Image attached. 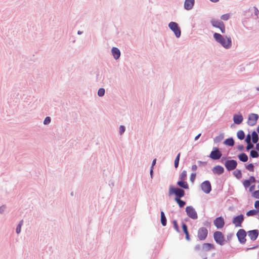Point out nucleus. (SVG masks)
Segmentation results:
<instances>
[{"instance_id":"f257e3e1","label":"nucleus","mask_w":259,"mask_h":259,"mask_svg":"<svg viewBox=\"0 0 259 259\" xmlns=\"http://www.w3.org/2000/svg\"><path fill=\"white\" fill-rule=\"evenodd\" d=\"M214 40L226 49H229L232 45L230 36H224L219 33L215 32L213 35Z\"/></svg>"},{"instance_id":"f03ea898","label":"nucleus","mask_w":259,"mask_h":259,"mask_svg":"<svg viewBox=\"0 0 259 259\" xmlns=\"http://www.w3.org/2000/svg\"><path fill=\"white\" fill-rule=\"evenodd\" d=\"M172 194L175 195V198L181 199L185 196V192L183 189L170 186L169 188V195H171Z\"/></svg>"},{"instance_id":"7ed1b4c3","label":"nucleus","mask_w":259,"mask_h":259,"mask_svg":"<svg viewBox=\"0 0 259 259\" xmlns=\"http://www.w3.org/2000/svg\"><path fill=\"white\" fill-rule=\"evenodd\" d=\"M210 23L213 27L220 29L222 33H225V25L223 21L212 19L210 20Z\"/></svg>"},{"instance_id":"20e7f679","label":"nucleus","mask_w":259,"mask_h":259,"mask_svg":"<svg viewBox=\"0 0 259 259\" xmlns=\"http://www.w3.org/2000/svg\"><path fill=\"white\" fill-rule=\"evenodd\" d=\"M169 29L174 32L176 37L179 38L181 35V31L179 25L175 22H170L168 24Z\"/></svg>"},{"instance_id":"39448f33","label":"nucleus","mask_w":259,"mask_h":259,"mask_svg":"<svg viewBox=\"0 0 259 259\" xmlns=\"http://www.w3.org/2000/svg\"><path fill=\"white\" fill-rule=\"evenodd\" d=\"M247 232L243 229H239L236 233V236L238 241L241 244H244L246 243V236Z\"/></svg>"},{"instance_id":"423d86ee","label":"nucleus","mask_w":259,"mask_h":259,"mask_svg":"<svg viewBox=\"0 0 259 259\" xmlns=\"http://www.w3.org/2000/svg\"><path fill=\"white\" fill-rule=\"evenodd\" d=\"M208 235V230L205 227H201L197 231V238L200 241H204Z\"/></svg>"},{"instance_id":"0eeeda50","label":"nucleus","mask_w":259,"mask_h":259,"mask_svg":"<svg viewBox=\"0 0 259 259\" xmlns=\"http://www.w3.org/2000/svg\"><path fill=\"white\" fill-rule=\"evenodd\" d=\"M213 238L217 243L223 245L224 244L225 238L223 233L220 231H215L213 233Z\"/></svg>"},{"instance_id":"6e6552de","label":"nucleus","mask_w":259,"mask_h":259,"mask_svg":"<svg viewBox=\"0 0 259 259\" xmlns=\"http://www.w3.org/2000/svg\"><path fill=\"white\" fill-rule=\"evenodd\" d=\"M225 166L228 171H232L236 169L237 162L235 160H227L224 163Z\"/></svg>"},{"instance_id":"1a4fd4ad","label":"nucleus","mask_w":259,"mask_h":259,"mask_svg":"<svg viewBox=\"0 0 259 259\" xmlns=\"http://www.w3.org/2000/svg\"><path fill=\"white\" fill-rule=\"evenodd\" d=\"M186 212L187 215L193 220H196L198 218V215L194 208L192 206H188L186 207Z\"/></svg>"},{"instance_id":"9d476101","label":"nucleus","mask_w":259,"mask_h":259,"mask_svg":"<svg viewBox=\"0 0 259 259\" xmlns=\"http://www.w3.org/2000/svg\"><path fill=\"white\" fill-rule=\"evenodd\" d=\"M244 220V216L242 214H240L237 216L233 217L232 219V223L236 227H241L242 224Z\"/></svg>"},{"instance_id":"9b49d317","label":"nucleus","mask_w":259,"mask_h":259,"mask_svg":"<svg viewBox=\"0 0 259 259\" xmlns=\"http://www.w3.org/2000/svg\"><path fill=\"white\" fill-rule=\"evenodd\" d=\"M222 153L218 147H213L209 157L213 160H218L222 157Z\"/></svg>"},{"instance_id":"f8f14e48","label":"nucleus","mask_w":259,"mask_h":259,"mask_svg":"<svg viewBox=\"0 0 259 259\" xmlns=\"http://www.w3.org/2000/svg\"><path fill=\"white\" fill-rule=\"evenodd\" d=\"M202 191L206 194H209L211 191V185L210 182L206 180L203 182L200 185Z\"/></svg>"},{"instance_id":"ddd939ff","label":"nucleus","mask_w":259,"mask_h":259,"mask_svg":"<svg viewBox=\"0 0 259 259\" xmlns=\"http://www.w3.org/2000/svg\"><path fill=\"white\" fill-rule=\"evenodd\" d=\"M258 119V115L255 113H250L248 118L247 124L250 126H254L256 124Z\"/></svg>"},{"instance_id":"4468645a","label":"nucleus","mask_w":259,"mask_h":259,"mask_svg":"<svg viewBox=\"0 0 259 259\" xmlns=\"http://www.w3.org/2000/svg\"><path fill=\"white\" fill-rule=\"evenodd\" d=\"M213 224L217 229H221L225 225L224 219L222 217H218L213 221Z\"/></svg>"},{"instance_id":"2eb2a0df","label":"nucleus","mask_w":259,"mask_h":259,"mask_svg":"<svg viewBox=\"0 0 259 259\" xmlns=\"http://www.w3.org/2000/svg\"><path fill=\"white\" fill-rule=\"evenodd\" d=\"M247 234L251 241H254L257 238L258 236L259 231L257 229H254L248 231L247 232Z\"/></svg>"},{"instance_id":"dca6fc26","label":"nucleus","mask_w":259,"mask_h":259,"mask_svg":"<svg viewBox=\"0 0 259 259\" xmlns=\"http://www.w3.org/2000/svg\"><path fill=\"white\" fill-rule=\"evenodd\" d=\"M214 249V245L209 243H204L201 245V251L202 252L209 251Z\"/></svg>"},{"instance_id":"f3484780","label":"nucleus","mask_w":259,"mask_h":259,"mask_svg":"<svg viewBox=\"0 0 259 259\" xmlns=\"http://www.w3.org/2000/svg\"><path fill=\"white\" fill-rule=\"evenodd\" d=\"M195 0H185L184 4V9L186 10L192 9L194 6Z\"/></svg>"},{"instance_id":"a211bd4d","label":"nucleus","mask_w":259,"mask_h":259,"mask_svg":"<svg viewBox=\"0 0 259 259\" xmlns=\"http://www.w3.org/2000/svg\"><path fill=\"white\" fill-rule=\"evenodd\" d=\"M212 171L214 174L220 175L224 173V168L221 165H216L213 167Z\"/></svg>"},{"instance_id":"6ab92c4d","label":"nucleus","mask_w":259,"mask_h":259,"mask_svg":"<svg viewBox=\"0 0 259 259\" xmlns=\"http://www.w3.org/2000/svg\"><path fill=\"white\" fill-rule=\"evenodd\" d=\"M243 120V117L241 114H234L233 116V121L235 124H241Z\"/></svg>"},{"instance_id":"aec40b11","label":"nucleus","mask_w":259,"mask_h":259,"mask_svg":"<svg viewBox=\"0 0 259 259\" xmlns=\"http://www.w3.org/2000/svg\"><path fill=\"white\" fill-rule=\"evenodd\" d=\"M177 184L181 187V189H189V185L185 180H180L177 182Z\"/></svg>"},{"instance_id":"412c9836","label":"nucleus","mask_w":259,"mask_h":259,"mask_svg":"<svg viewBox=\"0 0 259 259\" xmlns=\"http://www.w3.org/2000/svg\"><path fill=\"white\" fill-rule=\"evenodd\" d=\"M182 228L184 233H185V234L186 235V239L188 241H190V237L189 232L188 231V227H187V225L185 223H182Z\"/></svg>"},{"instance_id":"4be33fe9","label":"nucleus","mask_w":259,"mask_h":259,"mask_svg":"<svg viewBox=\"0 0 259 259\" xmlns=\"http://www.w3.org/2000/svg\"><path fill=\"white\" fill-rule=\"evenodd\" d=\"M238 157L240 161L245 162L248 161V157L247 154L245 153H241L238 155Z\"/></svg>"},{"instance_id":"5701e85b","label":"nucleus","mask_w":259,"mask_h":259,"mask_svg":"<svg viewBox=\"0 0 259 259\" xmlns=\"http://www.w3.org/2000/svg\"><path fill=\"white\" fill-rule=\"evenodd\" d=\"M251 136L252 142L253 144L258 143L259 138H258V136L257 135V132H256L254 131H253L251 133Z\"/></svg>"},{"instance_id":"b1692460","label":"nucleus","mask_w":259,"mask_h":259,"mask_svg":"<svg viewBox=\"0 0 259 259\" xmlns=\"http://www.w3.org/2000/svg\"><path fill=\"white\" fill-rule=\"evenodd\" d=\"M223 143L226 145L232 147L234 146L235 142L233 138L231 137L226 139Z\"/></svg>"},{"instance_id":"393cba45","label":"nucleus","mask_w":259,"mask_h":259,"mask_svg":"<svg viewBox=\"0 0 259 259\" xmlns=\"http://www.w3.org/2000/svg\"><path fill=\"white\" fill-rule=\"evenodd\" d=\"M160 221L162 225L163 226H165L167 224V220L164 212L162 211L160 212Z\"/></svg>"},{"instance_id":"a878e982","label":"nucleus","mask_w":259,"mask_h":259,"mask_svg":"<svg viewBox=\"0 0 259 259\" xmlns=\"http://www.w3.org/2000/svg\"><path fill=\"white\" fill-rule=\"evenodd\" d=\"M224 138V134L221 133L219 136L215 137L213 141L215 143H218L221 142L223 139Z\"/></svg>"},{"instance_id":"bb28decb","label":"nucleus","mask_w":259,"mask_h":259,"mask_svg":"<svg viewBox=\"0 0 259 259\" xmlns=\"http://www.w3.org/2000/svg\"><path fill=\"white\" fill-rule=\"evenodd\" d=\"M233 174L237 179H240L242 177L241 171L240 169H236L234 171Z\"/></svg>"},{"instance_id":"cd10ccee","label":"nucleus","mask_w":259,"mask_h":259,"mask_svg":"<svg viewBox=\"0 0 259 259\" xmlns=\"http://www.w3.org/2000/svg\"><path fill=\"white\" fill-rule=\"evenodd\" d=\"M250 157L253 158L259 157V154L255 149H252L250 151Z\"/></svg>"},{"instance_id":"c85d7f7f","label":"nucleus","mask_w":259,"mask_h":259,"mask_svg":"<svg viewBox=\"0 0 259 259\" xmlns=\"http://www.w3.org/2000/svg\"><path fill=\"white\" fill-rule=\"evenodd\" d=\"M175 201L178 204L180 208L183 207L186 204V202L181 199L175 198Z\"/></svg>"},{"instance_id":"c756f323","label":"nucleus","mask_w":259,"mask_h":259,"mask_svg":"<svg viewBox=\"0 0 259 259\" xmlns=\"http://www.w3.org/2000/svg\"><path fill=\"white\" fill-rule=\"evenodd\" d=\"M259 212L258 210L251 209L246 212V215L248 217L254 216L256 215Z\"/></svg>"},{"instance_id":"7c9ffc66","label":"nucleus","mask_w":259,"mask_h":259,"mask_svg":"<svg viewBox=\"0 0 259 259\" xmlns=\"http://www.w3.org/2000/svg\"><path fill=\"white\" fill-rule=\"evenodd\" d=\"M245 136L244 132L242 130H239L238 131L237 133V137L239 140H243L245 138Z\"/></svg>"},{"instance_id":"2f4dec72","label":"nucleus","mask_w":259,"mask_h":259,"mask_svg":"<svg viewBox=\"0 0 259 259\" xmlns=\"http://www.w3.org/2000/svg\"><path fill=\"white\" fill-rule=\"evenodd\" d=\"M121 53L120 50L116 47H114V59L117 60L119 58Z\"/></svg>"},{"instance_id":"473e14b6","label":"nucleus","mask_w":259,"mask_h":259,"mask_svg":"<svg viewBox=\"0 0 259 259\" xmlns=\"http://www.w3.org/2000/svg\"><path fill=\"white\" fill-rule=\"evenodd\" d=\"M187 171L185 170H184L182 171V172L181 173V174L179 176V180H185L187 179Z\"/></svg>"},{"instance_id":"72a5a7b5","label":"nucleus","mask_w":259,"mask_h":259,"mask_svg":"<svg viewBox=\"0 0 259 259\" xmlns=\"http://www.w3.org/2000/svg\"><path fill=\"white\" fill-rule=\"evenodd\" d=\"M180 156L181 153H179L175 158L174 162V166L176 168H177L179 166Z\"/></svg>"},{"instance_id":"f704fd0d","label":"nucleus","mask_w":259,"mask_h":259,"mask_svg":"<svg viewBox=\"0 0 259 259\" xmlns=\"http://www.w3.org/2000/svg\"><path fill=\"white\" fill-rule=\"evenodd\" d=\"M245 168L250 171H253L254 169V166L253 163H249L246 165Z\"/></svg>"},{"instance_id":"c9c22d12","label":"nucleus","mask_w":259,"mask_h":259,"mask_svg":"<svg viewBox=\"0 0 259 259\" xmlns=\"http://www.w3.org/2000/svg\"><path fill=\"white\" fill-rule=\"evenodd\" d=\"M254 147V145L252 142L247 143V146L246 147V151H248L250 150H252Z\"/></svg>"},{"instance_id":"e433bc0d","label":"nucleus","mask_w":259,"mask_h":259,"mask_svg":"<svg viewBox=\"0 0 259 259\" xmlns=\"http://www.w3.org/2000/svg\"><path fill=\"white\" fill-rule=\"evenodd\" d=\"M172 224L174 227V229L175 230L178 232L180 233V231L179 229V227L177 223V221L176 220H173L172 221Z\"/></svg>"},{"instance_id":"4c0bfd02","label":"nucleus","mask_w":259,"mask_h":259,"mask_svg":"<svg viewBox=\"0 0 259 259\" xmlns=\"http://www.w3.org/2000/svg\"><path fill=\"white\" fill-rule=\"evenodd\" d=\"M23 220H21V221L19 222V224H18V226H17V228H16V233H17V234H19V233H20V232H21V226H22V225H23Z\"/></svg>"},{"instance_id":"58836bf2","label":"nucleus","mask_w":259,"mask_h":259,"mask_svg":"<svg viewBox=\"0 0 259 259\" xmlns=\"http://www.w3.org/2000/svg\"><path fill=\"white\" fill-rule=\"evenodd\" d=\"M230 17L229 14H225L221 16V19L224 21H227Z\"/></svg>"},{"instance_id":"ea45409f","label":"nucleus","mask_w":259,"mask_h":259,"mask_svg":"<svg viewBox=\"0 0 259 259\" xmlns=\"http://www.w3.org/2000/svg\"><path fill=\"white\" fill-rule=\"evenodd\" d=\"M251 183L248 180H245L243 182V185L245 188L249 187L250 186Z\"/></svg>"},{"instance_id":"a19ab883","label":"nucleus","mask_w":259,"mask_h":259,"mask_svg":"<svg viewBox=\"0 0 259 259\" xmlns=\"http://www.w3.org/2000/svg\"><path fill=\"white\" fill-rule=\"evenodd\" d=\"M125 131V127L124 125H121L119 126V133L120 135H122Z\"/></svg>"},{"instance_id":"79ce46f5","label":"nucleus","mask_w":259,"mask_h":259,"mask_svg":"<svg viewBox=\"0 0 259 259\" xmlns=\"http://www.w3.org/2000/svg\"><path fill=\"white\" fill-rule=\"evenodd\" d=\"M105 94V90L103 88H100L98 92V95L100 97H102Z\"/></svg>"},{"instance_id":"37998d69","label":"nucleus","mask_w":259,"mask_h":259,"mask_svg":"<svg viewBox=\"0 0 259 259\" xmlns=\"http://www.w3.org/2000/svg\"><path fill=\"white\" fill-rule=\"evenodd\" d=\"M233 236L234 234L233 233L228 234L226 237L227 240L226 241H230L232 239Z\"/></svg>"},{"instance_id":"c03bdc74","label":"nucleus","mask_w":259,"mask_h":259,"mask_svg":"<svg viewBox=\"0 0 259 259\" xmlns=\"http://www.w3.org/2000/svg\"><path fill=\"white\" fill-rule=\"evenodd\" d=\"M252 196L255 198L259 199V190L254 191L252 193Z\"/></svg>"},{"instance_id":"a18cd8bd","label":"nucleus","mask_w":259,"mask_h":259,"mask_svg":"<svg viewBox=\"0 0 259 259\" xmlns=\"http://www.w3.org/2000/svg\"><path fill=\"white\" fill-rule=\"evenodd\" d=\"M251 136L249 134H248L246 136V137L245 139V141L247 143H249V142H251Z\"/></svg>"},{"instance_id":"49530a36","label":"nucleus","mask_w":259,"mask_h":259,"mask_svg":"<svg viewBox=\"0 0 259 259\" xmlns=\"http://www.w3.org/2000/svg\"><path fill=\"white\" fill-rule=\"evenodd\" d=\"M196 174L195 173H192L190 176V181L191 182H194L195 178H196Z\"/></svg>"},{"instance_id":"de8ad7c7","label":"nucleus","mask_w":259,"mask_h":259,"mask_svg":"<svg viewBox=\"0 0 259 259\" xmlns=\"http://www.w3.org/2000/svg\"><path fill=\"white\" fill-rule=\"evenodd\" d=\"M194 250L196 251L201 250V246L199 244H197L194 246Z\"/></svg>"},{"instance_id":"09e8293b","label":"nucleus","mask_w":259,"mask_h":259,"mask_svg":"<svg viewBox=\"0 0 259 259\" xmlns=\"http://www.w3.org/2000/svg\"><path fill=\"white\" fill-rule=\"evenodd\" d=\"M51 122V118L50 117H47L44 120V123L47 124Z\"/></svg>"},{"instance_id":"8fccbe9b","label":"nucleus","mask_w":259,"mask_h":259,"mask_svg":"<svg viewBox=\"0 0 259 259\" xmlns=\"http://www.w3.org/2000/svg\"><path fill=\"white\" fill-rule=\"evenodd\" d=\"M197 163L198 164V165L199 166H205L207 164V162H203V161H197Z\"/></svg>"},{"instance_id":"3c124183","label":"nucleus","mask_w":259,"mask_h":259,"mask_svg":"<svg viewBox=\"0 0 259 259\" xmlns=\"http://www.w3.org/2000/svg\"><path fill=\"white\" fill-rule=\"evenodd\" d=\"M250 183H255L256 182L255 178L253 176H250L249 180H248Z\"/></svg>"},{"instance_id":"603ef678","label":"nucleus","mask_w":259,"mask_h":259,"mask_svg":"<svg viewBox=\"0 0 259 259\" xmlns=\"http://www.w3.org/2000/svg\"><path fill=\"white\" fill-rule=\"evenodd\" d=\"M254 11V15L258 17V15H259V10L257 9V8L256 7H253Z\"/></svg>"},{"instance_id":"864d4df0","label":"nucleus","mask_w":259,"mask_h":259,"mask_svg":"<svg viewBox=\"0 0 259 259\" xmlns=\"http://www.w3.org/2000/svg\"><path fill=\"white\" fill-rule=\"evenodd\" d=\"M254 207L256 209V210H259V200H256L255 201Z\"/></svg>"},{"instance_id":"5fc2aeb1","label":"nucleus","mask_w":259,"mask_h":259,"mask_svg":"<svg viewBox=\"0 0 259 259\" xmlns=\"http://www.w3.org/2000/svg\"><path fill=\"white\" fill-rule=\"evenodd\" d=\"M244 146L242 145H240L237 146V149L239 151H243L244 150Z\"/></svg>"},{"instance_id":"6e6d98bb","label":"nucleus","mask_w":259,"mask_h":259,"mask_svg":"<svg viewBox=\"0 0 259 259\" xmlns=\"http://www.w3.org/2000/svg\"><path fill=\"white\" fill-rule=\"evenodd\" d=\"M258 247V245H256V246H253V247H249V248H247L246 249H245V251H248V250H251V249H255L256 248Z\"/></svg>"},{"instance_id":"4d7b16f0","label":"nucleus","mask_w":259,"mask_h":259,"mask_svg":"<svg viewBox=\"0 0 259 259\" xmlns=\"http://www.w3.org/2000/svg\"><path fill=\"white\" fill-rule=\"evenodd\" d=\"M197 166L196 165H193L191 167L192 170L195 171L197 170Z\"/></svg>"},{"instance_id":"13d9d810","label":"nucleus","mask_w":259,"mask_h":259,"mask_svg":"<svg viewBox=\"0 0 259 259\" xmlns=\"http://www.w3.org/2000/svg\"><path fill=\"white\" fill-rule=\"evenodd\" d=\"M150 174L151 178H152L153 175V168L152 167H150Z\"/></svg>"},{"instance_id":"bf43d9fd","label":"nucleus","mask_w":259,"mask_h":259,"mask_svg":"<svg viewBox=\"0 0 259 259\" xmlns=\"http://www.w3.org/2000/svg\"><path fill=\"white\" fill-rule=\"evenodd\" d=\"M254 189H255V185H253L249 187V190L250 192H252V191H253L254 190Z\"/></svg>"},{"instance_id":"052dcab7","label":"nucleus","mask_w":259,"mask_h":259,"mask_svg":"<svg viewBox=\"0 0 259 259\" xmlns=\"http://www.w3.org/2000/svg\"><path fill=\"white\" fill-rule=\"evenodd\" d=\"M156 159H154L153 160L152 162V164H151V167L153 168L154 166L156 164Z\"/></svg>"},{"instance_id":"680f3d73","label":"nucleus","mask_w":259,"mask_h":259,"mask_svg":"<svg viewBox=\"0 0 259 259\" xmlns=\"http://www.w3.org/2000/svg\"><path fill=\"white\" fill-rule=\"evenodd\" d=\"M255 150L258 152H259V142L255 143Z\"/></svg>"},{"instance_id":"e2e57ef3","label":"nucleus","mask_w":259,"mask_h":259,"mask_svg":"<svg viewBox=\"0 0 259 259\" xmlns=\"http://www.w3.org/2000/svg\"><path fill=\"white\" fill-rule=\"evenodd\" d=\"M201 134H199L198 135H197L195 138V140H197L201 136Z\"/></svg>"},{"instance_id":"0e129e2a","label":"nucleus","mask_w":259,"mask_h":259,"mask_svg":"<svg viewBox=\"0 0 259 259\" xmlns=\"http://www.w3.org/2000/svg\"><path fill=\"white\" fill-rule=\"evenodd\" d=\"M226 159V157H223L222 158H221V161L222 162L223 160H224L225 159Z\"/></svg>"},{"instance_id":"69168bd1","label":"nucleus","mask_w":259,"mask_h":259,"mask_svg":"<svg viewBox=\"0 0 259 259\" xmlns=\"http://www.w3.org/2000/svg\"><path fill=\"white\" fill-rule=\"evenodd\" d=\"M256 131H257V133L259 134V125L257 126Z\"/></svg>"},{"instance_id":"338daca9","label":"nucleus","mask_w":259,"mask_h":259,"mask_svg":"<svg viewBox=\"0 0 259 259\" xmlns=\"http://www.w3.org/2000/svg\"><path fill=\"white\" fill-rule=\"evenodd\" d=\"M3 210H4V209H3V207H0V212H2V211H3Z\"/></svg>"},{"instance_id":"774afa93","label":"nucleus","mask_w":259,"mask_h":259,"mask_svg":"<svg viewBox=\"0 0 259 259\" xmlns=\"http://www.w3.org/2000/svg\"><path fill=\"white\" fill-rule=\"evenodd\" d=\"M256 90L259 91V87L256 88Z\"/></svg>"}]
</instances>
